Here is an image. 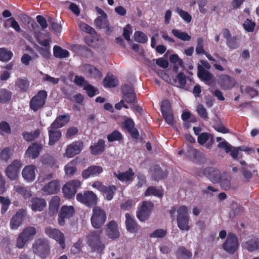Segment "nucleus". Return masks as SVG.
Instances as JSON below:
<instances>
[{"instance_id":"nucleus-1","label":"nucleus","mask_w":259,"mask_h":259,"mask_svg":"<svg viewBox=\"0 0 259 259\" xmlns=\"http://www.w3.org/2000/svg\"><path fill=\"white\" fill-rule=\"evenodd\" d=\"M32 249L33 252L41 259H46L50 254V245L48 240L46 238L36 239Z\"/></svg>"},{"instance_id":"nucleus-2","label":"nucleus","mask_w":259,"mask_h":259,"mask_svg":"<svg viewBox=\"0 0 259 259\" xmlns=\"http://www.w3.org/2000/svg\"><path fill=\"white\" fill-rule=\"evenodd\" d=\"M102 230L91 232L87 237V243L94 251L101 253L105 248V244L101 240Z\"/></svg>"},{"instance_id":"nucleus-3","label":"nucleus","mask_w":259,"mask_h":259,"mask_svg":"<svg viewBox=\"0 0 259 259\" xmlns=\"http://www.w3.org/2000/svg\"><path fill=\"white\" fill-rule=\"evenodd\" d=\"M222 247L230 255H233L237 253L239 243L237 235L233 233H229L225 241L222 244Z\"/></svg>"},{"instance_id":"nucleus-4","label":"nucleus","mask_w":259,"mask_h":259,"mask_svg":"<svg viewBox=\"0 0 259 259\" xmlns=\"http://www.w3.org/2000/svg\"><path fill=\"white\" fill-rule=\"evenodd\" d=\"M76 200L88 207H94L97 204L98 197L93 191H85L76 194Z\"/></svg>"},{"instance_id":"nucleus-5","label":"nucleus","mask_w":259,"mask_h":259,"mask_svg":"<svg viewBox=\"0 0 259 259\" xmlns=\"http://www.w3.org/2000/svg\"><path fill=\"white\" fill-rule=\"evenodd\" d=\"M107 217L105 211L99 207L93 208V214L91 218L92 226L96 229H100L105 224Z\"/></svg>"},{"instance_id":"nucleus-6","label":"nucleus","mask_w":259,"mask_h":259,"mask_svg":"<svg viewBox=\"0 0 259 259\" xmlns=\"http://www.w3.org/2000/svg\"><path fill=\"white\" fill-rule=\"evenodd\" d=\"M177 224L181 230L188 231L190 227L189 226V217L188 208L185 205L180 206L177 209Z\"/></svg>"},{"instance_id":"nucleus-7","label":"nucleus","mask_w":259,"mask_h":259,"mask_svg":"<svg viewBox=\"0 0 259 259\" xmlns=\"http://www.w3.org/2000/svg\"><path fill=\"white\" fill-rule=\"evenodd\" d=\"M81 182L78 180H72L67 182L62 188L64 197L68 199L73 198L77 190L81 187Z\"/></svg>"},{"instance_id":"nucleus-8","label":"nucleus","mask_w":259,"mask_h":259,"mask_svg":"<svg viewBox=\"0 0 259 259\" xmlns=\"http://www.w3.org/2000/svg\"><path fill=\"white\" fill-rule=\"evenodd\" d=\"M47 97L48 93L46 91H39L31 98L29 104L30 109L36 112L42 108L46 102Z\"/></svg>"},{"instance_id":"nucleus-9","label":"nucleus","mask_w":259,"mask_h":259,"mask_svg":"<svg viewBox=\"0 0 259 259\" xmlns=\"http://www.w3.org/2000/svg\"><path fill=\"white\" fill-rule=\"evenodd\" d=\"M75 210L73 206L63 205L58 212V225L60 226H64L66 220H69L75 214Z\"/></svg>"},{"instance_id":"nucleus-10","label":"nucleus","mask_w":259,"mask_h":259,"mask_svg":"<svg viewBox=\"0 0 259 259\" xmlns=\"http://www.w3.org/2000/svg\"><path fill=\"white\" fill-rule=\"evenodd\" d=\"M45 233L50 238L56 240L60 245L62 249L65 248V238L64 234L59 229L47 227L45 228Z\"/></svg>"},{"instance_id":"nucleus-11","label":"nucleus","mask_w":259,"mask_h":259,"mask_svg":"<svg viewBox=\"0 0 259 259\" xmlns=\"http://www.w3.org/2000/svg\"><path fill=\"white\" fill-rule=\"evenodd\" d=\"M83 147V143L78 140L67 145L65 150V155L67 158H72L79 154Z\"/></svg>"},{"instance_id":"nucleus-12","label":"nucleus","mask_w":259,"mask_h":259,"mask_svg":"<svg viewBox=\"0 0 259 259\" xmlns=\"http://www.w3.org/2000/svg\"><path fill=\"white\" fill-rule=\"evenodd\" d=\"M22 163L20 160H15L8 166L6 170V174L11 180H15L18 177Z\"/></svg>"},{"instance_id":"nucleus-13","label":"nucleus","mask_w":259,"mask_h":259,"mask_svg":"<svg viewBox=\"0 0 259 259\" xmlns=\"http://www.w3.org/2000/svg\"><path fill=\"white\" fill-rule=\"evenodd\" d=\"M185 155L187 159L195 163L201 162L204 158L202 153L190 145L187 146Z\"/></svg>"},{"instance_id":"nucleus-14","label":"nucleus","mask_w":259,"mask_h":259,"mask_svg":"<svg viewBox=\"0 0 259 259\" xmlns=\"http://www.w3.org/2000/svg\"><path fill=\"white\" fill-rule=\"evenodd\" d=\"M105 231L106 236L112 240H115L120 236L118 224L114 220L110 221L105 225Z\"/></svg>"},{"instance_id":"nucleus-15","label":"nucleus","mask_w":259,"mask_h":259,"mask_svg":"<svg viewBox=\"0 0 259 259\" xmlns=\"http://www.w3.org/2000/svg\"><path fill=\"white\" fill-rule=\"evenodd\" d=\"M103 171V167L100 165H92L84 169L81 172V176L84 180L90 177H96L99 176Z\"/></svg>"},{"instance_id":"nucleus-16","label":"nucleus","mask_w":259,"mask_h":259,"mask_svg":"<svg viewBox=\"0 0 259 259\" xmlns=\"http://www.w3.org/2000/svg\"><path fill=\"white\" fill-rule=\"evenodd\" d=\"M203 173L204 176L208 178L213 183L221 182V171L213 167H206L203 169Z\"/></svg>"},{"instance_id":"nucleus-17","label":"nucleus","mask_w":259,"mask_h":259,"mask_svg":"<svg viewBox=\"0 0 259 259\" xmlns=\"http://www.w3.org/2000/svg\"><path fill=\"white\" fill-rule=\"evenodd\" d=\"M60 190V184L58 180H52L45 185L42 188V191L46 195H53L57 194Z\"/></svg>"},{"instance_id":"nucleus-18","label":"nucleus","mask_w":259,"mask_h":259,"mask_svg":"<svg viewBox=\"0 0 259 259\" xmlns=\"http://www.w3.org/2000/svg\"><path fill=\"white\" fill-rule=\"evenodd\" d=\"M123 127L130 134L133 139H138L139 137L138 130L135 127V123L131 118H127L122 123Z\"/></svg>"},{"instance_id":"nucleus-19","label":"nucleus","mask_w":259,"mask_h":259,"mask_svg":"<svg viewBox=\"0 0 259 259\" xmlns=\"http://www.w3.org/2000/svg\"><path fill=\"white\" fill-rule=\"evenodd\" d=\"M29 206L34 211H41L47 206V202L44 198L33 197L30 200Z\"/></svg>"},{"instance_id":"nucleus-20","label":"nucleus","mask_w":259,"mask_h":259,"mask_svg":"<svg viewBox=\"0 0 259 259\" xmlns=\"http://www.w3.org/2000/svg\"><path fill=\"white\" fill-rule=\"evenodd\" d=\"M218 146L220 148L224 149L226 153H230L231 156L233 159H236L238 158L239 151L237 147L232 146L226 141L220 142Z\"/></svg>"},{"instance_id":"nucleus-21","label":"nucleus","mask_w":259,"mask_h":259,"mask_svg":"<svg viewBox=\"0 0 259 259\" xmlns=\"http://www.w3.org/2000/svg\"><path fill=\"white\" fill-rule=\"evenodd\" d=\"M123 98L126 102L133 103L135 102L136 97L134 90L133 87L125 85L122 88Z\"/></svg>"},{"instance_id":"nucleus-22","label":"nucleus","mask_w":259,"mask_h":259,"mask_svg":"<svg viewBox=\"0 0 259 259\" xmlns=\"http://www.w3.org/2000/svg\"><path fill=\"white\" fill-rule=\"evenodd\" d=\"M106 146L103 139H100L90 147L91 153L93 155H98L102 154L105 149Z\"/></svg>"},{"instance_id":"nucleus-23","label":"nucleus","mask_w":259,"mask_h":259,"mask_svg":"<svg viewBox=\"0 0 259 259\" xmlns=\"http://www.w3.org/2000/svg\"><path fill=\"white\" fill-rule=\"evenodd\" d=\"M26 210L20 209L13 217L10 221V226L12 229H17L21 224L22 218L26 215Z\"/></svg>"},{"instance_id":"nucleus-24","label":"nucleus","mask_w":259,"mask_h":259,"mask_svg":"<svg viewBox=\"0 0 259 259\" xmlns=\"http://www.w3.org/2000/svg\"><path fill=\"white\" fill-rule=\"evenodd\" d=\"M42 148L41 144L33 143L30 145L26 151V154L32 159L37 158Z\"/></svg>"},{"instance_id":"nucleus-25","label":"nucleus","mask_w":259,"mask_h":259,"mask_svg":"<svg viewBox=\"0 0 259 259\" xmlns=\"http://www.w3.org/2000/svg\"><path fill=\"white\" fill-rule=\"evenodd\" d=\"M242 246L248 252H252L259 249V238L253 237L242 244Z\"/></svg>"},{"instance_id":"nucleus-26","label":"nucleus","mask_w":259,"mask_h":259,"mask_svg":"<svg viewBox=\"0 0 259 259\" xmlns=\"http://www.w3.org/2000/svg\"><path fill=\"white\" fill-rule=\"evenodd\" d=\"M125 225L127 230L131 233H135L139 230V226L135 220L128 213H125Z\"/></svg>"},{"instance_id":"nucleus-27","label":"nucleus","mask_w":259,"mask_h":259,"mask_svg":"<svg viewBox=\"0 0 259 259\" xmlns=\"http://www.w3.org/2000/svg\"><path fill=\"white\" fill-rule=\"evenodd\" d=\"M60 204V198L58 196H54L49 202V214L54 216L58 212Z\"/></svg>"},{"instance_id":"nucleus-28","label":"nucleus","mask_w":259,"mask_h":259,"mask_svg":"<svg viewBox=\"0 0 259 259\" xmlns=\"http://www.w3.org/2000/svg\"><path fill=\"white\" fill-rule=\"evenodd\" d=\"M113 175L118 180L121 182H129L133 181L135 172L133 171L132 168H129L128 170L125 172H121L118 171V174L114 172Z\"/></svg>"},{"instance_id":"nucleus-29","label":"nucleus","mask_w":259,"mask_h":259,"mask_svg":"<svg viewBox=\"0 0 259 259\" xmlns=\"http://www.w3.org/2000/svg\"><path fill=\"white\" fill-rule=\"evenodd\" d=\"M48 130L49 137V145L53 146L60 140L62 134L60 130H57V128H52L50 126Z\"/></svg>"},{"instance_id":"nucleus-30","label":"nucleus","mask_w":259,"mask_h":259,"mask_svg":"<svg viewBox=\"0 0 259 259\" xmlns=\"http://www.w3.org/2000/svg\"><path fill=\"white\" fill-rule=\"evenodd\" d=\"M23 178L28 182H32L35 179V166L30 165L26 166L22 170Z\"/></svg>"},{"instance_id":"nucleus-31","label":"nucleus","mask_w":259,"mask_h":259,"mask_svg":"<svg viewBox=\"0 0 259 259\" xmlns=\"http://www.w3.org/2000/svg\"><path fill=\"white\" fill-rule=\"evenodd\" d=\"M67 114L61 115L58 116L51 124L50 128H59L65 126L69 121Z\"/></svg>"},{"instance_id":"nucleus-32","label":"nucleus","mask_w":259,"mask_h":259,"mask_svg":"<svg viewBox=\"0 0 259 259\" xmlns=\"http://www.w3.org/2000/svg\"><path fill=\"white\" fill-rule=\"evenodd\" d=\"M152 171V177L154 180L156 181L163 180L167 176V173L163 171L161 168L158 165H154Z\"/></svg>"},{"instance_id":"nucleus-33","label":"nucleus","mask_w":259,"mask_h":259,"mask_svg":"<svg viewBox=\"0 0 259 259\" xmlns=\"http://www.w3.org/2000/svg\"><path fill=\"white\" fill-rule=\"evenodd\" d=\"M236 84L235 79L228 75H224L221 77V86L224 89H230Z\"/></svg>"},{"instance_id":"nucleus-34","label":"nucleus","mask_w":259,"mask_h":259,"mask_svg":"<svg viewBox=\"0 0 259 259\" xmlns=\"http://www.w3.org/2000/svg\"><path fill=\"white\" fill-rule=\"evenodd\" d=\"M15 88L20 92H26L29 87V82L26 78H18L15 81Z\"/></svg>"},{"instance_id":"nucleus-35","label":"nucleus","mask_w":259,"mask_h":259,"mask_svg":"<svg viewBox=\"0 0 259 259\" xmlns=\"http://www.w3.org/2000/svg\"><path fill=\"white\" fill-rule=\"evenodd\" d=\"M84 69L89 75L94 78L100 77L102 76V72L96 67L91 64L84 65Z\"/></svg>"},{"instance_id":"nucleus-36","label":"nucleus","mask_w":259,"mask_h":259,"mask_svg":"<svg viewBox=\"0 0 259 259\" xmlns=\"http://www.w3.org/2000/svg\"><path fill=\"white\" fill-rule=\"evenodd\" d=\"M177 259H192V252L184 246H180L176 252Z\"/></svg>"},{"instance_id":"nucleus-37","label":"nucleus","mask_w":259,"mask_h":259,"mask_svg":"<svg viewBox=\"0 0 259 259\" xmlns=\"http://www.w3.org/2000/svg\"><path fill=\"white\" fill-rule=\"evenodd\" d=\"M197 75L201 80L206 81L210 80L212 77L211 73L201 65L198 66Z\"/></svg>"},{"instance_id":"nucleus-38","label":"nucleus","mask_w":259,"mask_h":259,"mask_svg":"<svg viewBox=\"0 0 259 259\" xmlns=\"http://www.w3.org/2000/svg\"><path fill=\"white\" fill-rule=\"evenodd\" d=\"M116 190L117 188L114 185L105 186L101 193L106 199L111 200L113 199L115 191Z\"/></svg>"},{"instance_id":"nucleus-39","label":"nucleus","mask_w":259,"mask_h":259,"mask_svg":"<svg viewBox=\"0 0 259 259\" xmlns=\"http://www.w3.org/2000/svg\"><path fill=\"white\" fill-rule=\"evenodd\" d=\"M53 54L54 57L57 58H66L68 57L70 54L67 50L56 45L53 48Z\"/></svg>"},{"instance_id":"nucleus-40","label":"nucleus","mask_w":259,"mask_h":259,"mask_svg":"<svg viewBox=\"0 0 259 259\" xmlns=\"http://www.w3.org/2000/svg\"><path fill=\"white\" fill-rule=\"evenodd\" d=\"M151 195L161 198L163 195V191L162 190L157 189L155 186H149L145 192L144 196Z\"/></svg>"},{"instance_id":"nucleus-41","label":"nucleus","mask_w":259,"mask_h":259,"mask_svg":"<svg viewBox=\"0 0 259 259\" xmlns=\"http://www.w3.org/2000/svg\"><path fill=\"white\" fill-rule=\"evenodd\" d=\"M64 171L67 177H72L77 171L75 161L74 160H72L66 164L64 166Z\"/></svg>"},{"instance_id":"nucleus-42","label":"nucleus","mask_w":259,"mask_h":259,"mask_svg":"<svg viewBox=\"0 0 259 259\" xmlns=\"http://www.w3.org/2000/svg\"><path fill=\"white\" fill-rule=\"evenodd\" d=\"M13 53L5 48H0V61L3 62H8L13 57Z\"/></svg>"},{"instance_id":"nucleus-43","label":"nucleus","mask_w":259,"mask_h":259,"mask_svg":"<svg viewBox=\"0 0 259 259\" xmlns=\"http://www.w3.org/2000/svg\"><path fill=\"white\" fill-rule=\"evenodd\" d=\"M12 92L6 89H3L0 92V103L5 104L8 102L11 99Z\"/></svg>"},{"instance_id":"nucleus-44","label":"nucleus","mask_w":259,"mask_h":259,"mask_svg":"<svg viewBox=\"0 0 259 259\" xmlns=\"http://www.w3.org/2000/svg\"><path fill=\"white\" fill-rule=\"evenodd\" d=\"M171 32L175 37L183 41H189L191 38V36L187 33L181 32L178 29H174L171 30Z\"/></svg>"},{"instance_id":"nucleus-45","label":"nucleus","mask_w":259,"mask_h":259,"mask_svg":"<svg viewBox=\"0 0 259 259\" xmlns=\"http://www.w3.org/2000/svg\"><path fill=\"white\" fill-rule=\"evenodd\" d=\"M40 135V132L37 129L33 132H23L22 136L23 138L27 141H32L37 138Z\"/></svg>"},{"instance_id":"nucleus-46","label":"nucleus","mask_w":259,"mask_h":259,"mask_svg":"<svg viewBox=\"0 0 259 259\" xmlns=\"http://www.w3.org/2000/svg\"><path fill=\"white\" fill-rule=\"evenodd\" d=\"M8 21L11 22V27L13 28L16 31L18 32H21V29L19 23L17 22V21L14 17H10L6 20V21L4 23V27L5 28H8L7 22Z\"/></svg>"},{"instance_id":"nucleus-47","label":"nucleus","mask_w":259,"mask_h":259,"mask_svg":"<svg viewBox=\"0 0 259 259\" xmlns=\"http://www.w3.org/2000/svg\"><path fill=\"white\" fill-rule=\"evenodd\" d=\"M109 142H113L115 141H120L122 139L121 133L117 130H114L107 137Z\"/></svg>"},{"instance_id":"nucleus-48","label":"nucleus","mask_w":259,"mask_h":259,"mask_svg":"<svg viewBox=\"0 0 259 259\" xmlns=\"http://www.w3.org/2000/svg\"><path fill=\"white\" fill-rule=\"evenodd\" d=\"M108 21L107 16H98L95 20V23L97 27L104 28L107 26Z\"/></svg>"},{"instance_id":"nucleus-49","label":"nucleus","mask_w":259,"mask_h":259,"mask_svg":"<svg viewBox=\"0 0 259 259\" xmlns=\"http://www.w3.org/2000/svg\"><path fill=\"white\" fill-rule=\"evenodd\" d=\"M160 110L162 114L172 112V108L169 101L167 100H164L161 102Z\"/></svg>"},{"instance_id":"nucleus-50","label":"nucleus","mask_w":259,"mask_h":259,"mask_svg":"<svg viewBox=\"0 0 259 259\" xmlns=\"http://www.w3.org/2000/svg\"><path fill=\"white\" fill-rule=\"evenodd\" d=\"M36 229L33 227H28L25 228L21 234L27 237L28 240L36 234Z\"/></svg>"},{"instance_id":"nucleus-51","label":"nucleus","mask_w":259,"mask_h":259,"mask_svg":"<svg viewBox=\"0 0 259 259\" xmlns=\"http://www.w3.org/2000/svg\"><path fill=\"white\" fill-rule=\"evenodd\" d=\"M0 202L2 203L1 213L4 214L9 208L11 201L7 197L0 196Z\"/></svg>"},{"instance_id":"nucleus-52","label":"nucleus","mask_w":259,"mask_h":259,"mask_svg":"<svg viewBox=\"0 0 259 259\" xmlns=\"http://www.w3.org/2000/svg\"><path fill=\"white\" fill-rule=\"evenodd\" d=\"M15 190L18 193L22 195L24 198H29L31 196L30 191L22 186H15Z\"/></svg>"},{"instance_id":"nucleus-53","label":"nucleus","mask_w":259,"mask_h":259,"mask_svg":"<svg viewBox=\"0 0 259 259\" xmlns=\"http://www.w3.org/2000/svg\"><path fill=\"white\" fill-rule=\"evenodd\" d=\"M256 24L249 19H246L243 24L244 29L248 32H252L255 28Z\"/></svg>"},{"instance_id":"nucleus-54","label":"nucleus","mask_w":259,"mask_h":259,"mask_svg":"<svg viewBox=\"0 0 259 259\" xmlns=\"http://www.w3.org/2000/svg\"><path fill=\"white\" fill-rule=\"evenodd\" d=\"M227 46L231 50L236 49L239 48V44L238 38L236 36H232L226 41Z\"/></svg>"},{"instance_id":"nucleus-55","label":"nucleus","mask_w":259,"mask_h":259,"mask_svg":"<svg viewBox=\"0 0 259 259\" xmlns=\"http://www.w3.org/2000/svg\"><path fill=\"white\" fill-rule=\"evenodd\" d=\"M134 37L135 40L140 43L144 44L148 40L147 36L142 31H136Z\"/></svg>"},{"instance_id":"nucleus-56","label":"nucleus","mask_w":259,"mask_h":259,"mask_svg":"<svg viewBox=\"0 0 259 259\" xmlns=\"http://www.w3.org/2000/svg\"><path fill=\"white\" fill-rule=\"evenodd\" d=\"M83 89L87 92L89 97L92 98L96 94H99L98 90L95 88L93 85L88 84L85 85Z\"/></svg>"},{"instance_id":"nucleus-57","label":"nucleus","mask_w":259,"mask_h":259,"mask_svg":"<svg viewBox=\"0 0 259 259\" xmlns=\"http://www.w3.org/2000/svg\"><path fill=\"white\" fill-rule=\"evenodd\" d=\"M104 85L106 88L115 87L117 85V81L111 76L106 77L103 80Z\"/></svg>"},{"instance_id":"nucleus-58","label":"nucleus","mask_w":259,"mask_h":259,"mask_svg":"<svg viewBox=\"0 0 259 259\" xmlns=\"http://www.w3.org/2000/svg\"><path fill=\"white\" fill-rule=\"evenodd\" d=\"M167 234V231L162 229H157L155 230L152 233L150 234L149 236L150 238H161L164 237Z\"/></svg>"},{"instance_id":"nucleus-59","label":"nucleus","mask_w":259,"mask_h":259,"mask_svg":"<svg viewBox=\"0 0 259 259\" xmlns=\"http://www.w3.org/2000/svg\"><path fill=\"white\" fill-rule=\"evenodd\" d=\"M178 81V87L183 88L185 87L187 81V77L183 72H179L176 77Z\"/></svg>"},{"instance_id":"nucleus-60","label":"nucleus","mask_w":259,"mask_h":259,"mask_svg":"<svg viewBox=\"0 0 259 259\" xmlns=\"http://www.w3.org/2000/svg\"><path fill=\"white\" fill-rule=\"evenodd\" d=\"M177 12L181 17L187 23H190L191 21L192 17L187 12L179 8L177 9Z\"/></svg>"},{"instance_id":"nucleus-61","label":"nucleus","mask_w":259,"mask_h":259,"mask_svg":"<svg viewBox=\"0 0 259 259\" xmlns=\"http://www.w3.org/2000/svg\"><path fill=\"white\" fill-rule=\"evenodd\" d=\"M154 204L151 201H144L142 202L141 209L144 210L145 211L151 214V213L153 209Z\"/></svg>"},{"instance_id":"nucleus-62","label":"nucleus","mask_w":259,"mask_h":259,"mask_svg":"<svg viewBox=\"0 0 259 259\" xmlns=\"http://www.w3.org/2000/svg\"><path fill=\"white\" fill-rule=\"evenodd\" d=\"M76 48L81 52L82 55L85 57H88L92 55L91 50L86 46L77 45Z\"/></svg>"},{"instance_id":"nucleus-63","label":"nucleus","mask_w":259,"mask_h":259,"mask_svg":"<svg viewBox=\"0 0 259 259\" xmlns=\"http://www.w3.org/2000/svg\"><path fill=\"white\" fill-rule=\"evenodd\" d=\"M28 240L27 237L20 233L17 239V247L19 248H22Z\"/></svg>"},{"instance_id":"nucleus-64","label":"nucleus","mask_w":259,"mask_h":259,"mask_svg":"<svg viewBox=\"0 0 259 259\" xmlns=\"http://www.w3.org/2000/svg\"><path fill=\"white\" fill-rule=\"evenodd\" d=\"M197 112L200 117L206 120L208 118V114L206 109L202 105H198L197 107Z\"/></svg>"}]
</instances>
